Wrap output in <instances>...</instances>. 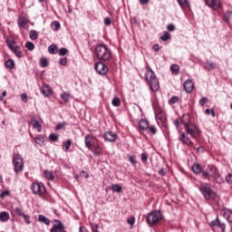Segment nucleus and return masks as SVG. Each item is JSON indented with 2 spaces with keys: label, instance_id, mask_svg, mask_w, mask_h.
<instances>
[{
  "label": "nucleus",
  "instance_id": "obj_47",
  "mask_svg": "<svg viewBox=\"0 0 232 232\" xmlns=\"http://www.w3.org/2000/svg\"><path fill=\"white\" fill-rule=\"evenodd\" d=\"M14 213L17 215V217H24V212L23 211V208H15Z\"/></svg>",
  "mask_w": 232,
  "mask_h": 232
},
{
  "label": "nucleus",
  "instance_id": "obj_49",
  "mask_svg": "<svg viewBox=\"0 0 232 232\" xmlns=\"http://www.w3.org/2000/svg\"><path fill=\"white\" fill-rule=\"evenodd\" d=\"M201 175H202L203 179H207L208 180H211V175L209 174V170L208 171H202Z\"/></svg>",
  "mask_w": 232,
  "mask_h": 232
},
{
  "label": "nucleus",
  "instance_id": "obj_29",
  "mask_svg": "<svg viewBox=\"0 0 232 232\" xmlns=\"http://www.w3.org/2000/svg\"><path fill=\"white\" fill-rule=\"evenodd\" d=\"M38 222H41V224H45V226H50V219L44 217V215L38 216Z\"/></svg>",
  "mask_w": 232,
  "mask_h": 232
},
{
  "label": "nucleus",
  "instance_id": "obj_6",
  "mask_svg": "<svg viewBox=\"0 0 232 232\" xmlns=\"http://www.w3.org/2000/svg\"><path fill=\"white\" fill-rule=\"evenodd\" d=\"M31 190L34 195H38V197H43L44 193H46V187H44V183L43 182H34L31 185Z\"/></svg>",
  "mask_w": 232,
  "mask_h": 232
},
{
  "label": "nucleus",
  "instance_id": "obj_19",
  "mask_svg": "<svg viewBox=\"0 0 232 232\" xmlns=\"http://www.w3.org/2000/svg\"><path fill=\"white\" fill-rule=\"evenodd\" d=\"M221 215H222V217H224V218H226V220H227V222L232 224V210L231 209L223 208L221 210Z\"/></svg>",
  "mask_w": 232,
  "mask_h": 232
},
{
  "label": "nucleus",
  "instance_id": "obj_39",
  "mask_svg": "<svg viewBox=\"0 0 232 232\" xmlns=\"http://www.w3.org/2000/svg\"><path fill=\"white\" fill-rule=\"evenodd\" d=\"M48 52L49 53L53 54V55H55V53H57V45L55 44H51L49 47H48Z\"/></svg>",
  "mask_w": 232,
  "mask_h": 232
},
{
  "label": "nucleus",
  "instance_id": "obj_53",
  "mask_svg": "<svg viewBox=\"0 0 232 232\" xmlns=\"http://www.w3.org/2000/svg\"><path fill=\"white\" fill-rule=\"evenodd\" d=\"M140 157H141V162L146 164V162H148V153L143 152L141 153Z\"/></svg>",
  "mask_w": 232,
  "mask_h": 232
},
{
  "label": "nucleus",
  "instance_id": "obj_9",
  "mask_svg": "<svg viewBox=\"0 0 232 232\" xmlns=\"http://www.w3.org/2000/svg\"><path fill=\"white\" fill-rule=\"evenodd\" d=\"M188 135H189V134H188L186 132H182L180 134V136L179 137V140L180 142H182V144H185V146H188V148H191V149L195 150V144L193 143V141Z\"/></svg>",
  "mask_w": 232,
  "mask_h": 232
},
{
  "label": "nucleus",
  "instance_id": "obj_21",
  "mask_svg": "<svg viewBox=\"0 0 232 232\" xmlns=\"http://www.w3.org/2000/svg\"><path fill=\"white\" fill-rule=\"evenodd\" d=\"M40 92L44 97H50L53 93L52 88L48 85L42 86Z\"/></svg>",
  "mask_w": 232,
  "mask_h": 232
},
{
  "label": "nucleus",
  "instance_id": "obj_27",
  "mask_svg": "<svg viewBox=\"0 0 232 232\" xmlns=\"http://www.w3.org/2000/svg\"><path fill=\"white\" fill-rule=\"evenodd\" d=\"M10 219V214L6 211L0 212V222H7Z\"/></svg>",
  "mask_w": 232,
  "mask_h": 232
},
{
  "label": "nucleus",
  "instance_id": "obj_10",
  "mask_svg": "<svg viewBox=\"0 0 232 232\" xmlns=\"http://www.w3.org/2000/svg\"><path fill=\"white\" fill-rule=\"evenodd\" d=\"M94 69L99 75H106L108 73V65L104 64L103 62H97L94 64Z\"/></svg>",
  "mask_w": 232,
  "mask_h": 232
},
{
  "label": "nucleus",
  "instance_id": "obj_64",
  "mask_svg": "<svg viewBox=\"0 0 232 232\" xmlns=\"http://www.w3.org/2000/svg\"><path fill=\"white\" fill-rule=\"evenodd\" d=\"M79 232H90V231H88V229H86L85 227H80Z\"/></svg>",
  "mask_w": 232,
  "mask_h": 232
},
{
  "label": "nucleus",
  "instance_id": "obj_60",
  "mask_svg": "<svg viewBox=\"0 0 232 232\" xmlns=\"http://www.w3.org/2000/svg\"><path fill=\"white\" fill-rule=\"evenodd\" d=\"M206 102H208V98L207 97H203L199 100L200 106H204V104H206Z\"/></svg>",
  "mask_w": 232,
  "mask_h": 232
},
{
  "label": "nucleus",
  "instance_id": "obj_8",
  "mask_svg": "<svg viewBox=\"0 0 232 232\" xmlns=\"http://www.w3.org/2000/svg\"><path fill=\"white\" fill-rule=\"evenodd\" d=\"M186 133L190 135L192 139H198L200 137V129L195 123H190L187 127H185Z\"/></svg>",
  "mask_w": 232,
  "mask_h": 232
},
{
  "label": "nucleus",
  "instance_id": "obj_22",
  "mask_svg": "<svg viewBox=\"0 0 232 232\" xmlns=\"http://www.w3.org/2000/svg\"><path fill=\"white\" fill-rule=\"evenodd\" d=\"M150 126V123H148L147 120H140L139 121V130L140 131H146Z\"/></svg>",
  "mask_w": 232,
  "mask_h": 232
},
{
  "label": "nucleus",
  "instance_id": "obj_23",
  "mask_svg": "<svg viewBox=\"0 0 232 232\" xmlns=\"http://www.w3.org/2000/svg\"><path fill=\"white\" fill-rule=\"evenodd\" d=\"M28 24V18L24 16H19L18 17V26L19 28H26V25Z\"/></svg>",
  "mask_w": 232,
  "mask_h": 232
},
{
  "label": "nucleus",
  "instance_id": "obj_28",
  "mask_svg": "<svg viewBox=\"0 0 232 232\" xmlns=\"http://www.w3.org/2000/svg\"><path fill=\"white\" fill-rule=\"evenodd\" d=\"M204 67L206 68V70H208V71L215 70L217 68V63L207 61L204 64Z\"/></svg>",
  "mask_w": 232,
  "mask_h": 232
},
{
  "label": "nucleus",
  "instance_id": "obj_18",
  "mask_svg": "<svg viewBox=\"0 0 232 232\" xmlns=\"http://www.w3.org/2000/svg\"><path fill=\"white\" fill-rule=\"evenodd\" d=\"M193 88H195V83H193V81L187 80L183 83V89L185 90L186 93H191L193 92Z\"/></svg>",
  "mask_w": 232,
  "mask_h": 232
},
{
  "label": "nucleus",
  "instance_id": "obj_12",
  "mask_svg": "<svg viewBox=\"0 0 232 232\" xmlns=\"http://www.w3.org/2000/svg\"><path fill=\"white\" fill-rule=\"evenodd\" d=\"M205 4L208 8L212 10H219L222 8V1L221 0H204Z\"/></svg>",
  "mask_w": 232,
  "mask_h": 232
},
{
  "label": "nucleus",
  "instance_id": "obj_32",
  "mask_svg": "<svg viewBox=\"0 0 232 232\" xmlns=\"http://www.w3.org/2000/svg\"><path fill=\"white\" fill-rule=\"evenodd\" d=\"M5 68H9V70H14V68L15 67V63L14 62V60L9 59L5 61Z\"/></svg>",
  "mask_w": 232,
  "mask_h": 232
},
{
  "label": "nucleus",
  "instance_id": "obj_30",
  "mask_svg": "<svg viewBox=\"0 0 232 232\" xmlns=\"http://www.w3.org/2000/svg\"><path fill=\"white\" fill-rule=\"evenodd\" d=\"M192 171L196 175H198V173H202V166L198 163H194L192 166Z\"/></svg>",
  "mask_w": 232,
  "mask_h": 232
},
{
  "label": "nucleus",
  "instance_id": "obj_56",
  "mask_svg": "<svg viewBox=\"0 0 232 232\" xmlns=\"http://www.w3.org/2000/svg\"><path fill=\"white\" fill-rule=\"evenodd\" d=\"M225 181L227 184H232V174H228L226 178H225Z\"/></svg>",
  "mask_w": 232,
  "mask_h": 232
},
{
  "label": "nucleus",
  "instance_id": "obj_46",
  "mask_svg": "<svg viewBox=\"0 0 232 232\" xmlns=\"http://www.w3.org/2000/svg\"><path fill=\"white\" fill-rule=\"evenodd\" d=\"M179 96H172L169 100V104H177V102H179Z\"/></svg>",
  "mask_w": 232,
  "mask_h": 232
},
{
  "label": "nucleus",
  "instance_id": "obj_55",
  "mask_svg": "<svg viewBox=\"0 0 232 232\" xmlns=\"http://www.w3.org/2000/svg\"><path fill=\"white\" fill-rule=\"evenodd\" d=\"M22 217H23V218H24V221H25V223H26L27 225L32 224V220H30V217H29L28 215L24 214V215L22 216Z\"/></svg>",
  "mask_w": 232,
  "mask_h": 232
},
{
  "label": "nucleus",
  "instance_id": "obj_42",
  "mask_svg": "<svg viewBox=\"0 0 232 232\" xmlns=\"http://www.w3.org/2000/svg\"><path fill=\"white\" fill-rule=\"evenodd\" d=\"M49 140H51V142H57L59 140V135L56 133H51L49 135Z\"/></svg>",
  "mask_w": 232,
  "mask_h": 232
},
{
  "label": "nucleus",
  "instance_id": "obj_4",
  "mask_svg": "<svg viewBox=\"0 0 232 232\" xmlns=\"http://www.w3.org/2000/svg\"><path fill=\"white\" fill-rule=\"evenodd\" d=\"M13 165L15 173H23V169H24V162L23 161V158L20 153L13 155Z\"/></svg>",
  "mask_w": 232,
  "mask_h": 232
},
{
  "label": "nucleus",
  "instance_id": "obj_63",
  "mask_svg": "<svg viewBox=\"0 0 232 232\" xmlns=\"http://www.w3.org/2000/svg\"><path fill=\"white\" fill-rule=\"evenodd\" d=\"M5 97H6V91H4L2 92V95H0V102H3V101H5Z\"/></svg>",
  "mask_w": 232,
  "mask_h": 232
},
{
  "label": "nucleus",
  "instance_id": "obj_38",
  "mask_svg": "<svg viewBox=\"0 0 232 232\" xmlns=\"http://www.w3.org/2000/svg\"><path fill=\"white\" fill-rule=\"evenodd\" d=\"M113 193H121L122 191V187L119 184H113L111 188Z\"/></svg>",
  "mask_w": 232,
  "mask_h": 232
},
{
  "label": "nucleus",
  "instance_id": "obj_25",
  "mask_svg": "<svg viewBox=\"0 0 232 232\" xmlns=\"http://www.w3.org/2000/svg\"><path fill=\"white\" fill-rule=\"evenodd\" d=\"M44 177L46 179V180H55V172L44 170Z\"/></svg>",
  "mask_w": 232,
  "mask_h": 232
},
{
  "label": "nucleus",
  "instance_id": "obj_1",
  "mask_svg": "<svg viewBox=\"0 0 232 232\" xmlns=\"http://www.w3.org/2000/svg\"><path fill=\"white\" fill-rule=\"evenodd\" d=\"M94 55L97 57L98 61L103 63H111L113 61V53L111 49L104 44H98L94 48Z\"/></svg>",
  "mask_w": 232,
  "mask_h": 232
},
{
  "label": "nucleus",
  "instance_id": "obj_41",
  "mask_svg": "<svg viewBox=\"0 0 232 232\" xmlns=\"http://www.w3.org/2000/svg\"><path fill=\"white\" fill-rule=\"evenodd\" d=\"M63 146L64 148V151H68L72 146V140H67L63 142Z\"/></svg>",
  "mask_w": 232,
  "mask_h": 232
},
{
  "label": "nucleus",
  "instance_id": "obj_13",
  "mask_svg": "<svg viewBox=\"0 0 232 232\" xmlns=\"http://www.w3.org/2000/svg\"><path fill=\"white\" fill-rule=\"evenodd\" d=\"M95 140H97V138L93 136V134H87L84 138L85 147L89 150H92L93 146H95Z\"/></svg>",
  "mask_w": 232,
  "mask_h": 232
},
{
  "label": "nucleus",
  "instance_id": "obj_37",
  "mask_svg": "<svg viewBox=\"0 0 232 232\" xmlns=\"http://www.w3.org/2000/svg\"><path fill=\"white\" fill-rule=\"evenodd\" d=\"M170 71L174 75H179V72H180V67L178 64L170 65Z\"/></svg>",
  "mask_w": 232,
  "mask_h": 232
},
{
  "label": "nucleus",
  "instance_id": "obj_44",
  "mask_svg": "<svg viewBox=\"0 0 232 232\" xmlns=\"http://www.w3.org/2000/svg\"><path fill=\"white\" fill-rule=\"evenodd\" d=\"M25 48H27L29 50V52H32L34 50L35 44H34V43H32V42H26Z\"/></svg>",
  "mask_w": 232,
  "mask_h": 232
},
{
  "label": "nucleus",
  "instance_id": "obj_52",
  "mask_svg": "<svg viewBox=\"0 0 232 232\" xmlns=\"http://www.w3.org/2000/svg\"><path fill=\"white\" fill-rule=\"evenodd\" d=\"M59 64L61 65V66H66V64H68V58H61L60 60H59Z\"/></svg>",
  "mask_w": 232,
  "mask_h": 232
},
{
  "label": "nucleus",
  "instance_id": "obj_3",
  "mask_svg": "<svg viewBox=\"0 0 232 232\" xmlns=\"http://www.w3.org/2000/svg\"><path fill=\"white\" fill-rule=\"evenodd\" d=\"M162 220V212L159 210H152L147 215L146 222L149 226H155Z\"/></svg>",
  "mask_w": 232,
  "mask_h": 232
},
{
  "label": "nucleus",
  "instance_id": "obj_43",
  "mask_svg": "<svg viewBox=\"0 0 232 232\" xmlns=\"http://www.w3.org/2000/svg\"><path fill=\"white\" fill-rule=\"evenodd\" d=\"M61 99H63V101H64V102H68L70 101V93L68 92H63L60 95Z\"/></svg>",
  "mask_w": 232,
  "mask_h": 232
},
{
  "label": "nucleus",
  "instance_id": "obj_50",
  "mask_svg": "<svg viewBox=\"0 0 232 232\" xmlns=\"http://www.w3.org/2000/svg\"><path fill=\"white\" fill-rule=\"evenodd\" d=\"M128 160H129V162H130V164H132L133 166H135V164H137V160L135 159V156L129 155V156H128Z\"/></svg>",
  "mask_w": 232,
  "mask_h": 232
},
{
  "label": "nucleus",
  "instance_id": "obj_57",
  "mask_svg": "<svg viewBox=\"0 0 232 232\" xmlns=\"http://www.w3.org/2000/svg\"><path fill=\"white\" fill-rule=\"evenodd\" d=\"M205 113L206 115H209L211 113L212 117H215V110H209V109H206L205 110Z\"/></svg>",
  "mask_w": 232,
  "mask_h": 232
},
{
  "label": "nucleus",
  "instance_id": "obj_36",
  "mask_svg": "<svg viewBox=\"0 0 232 232\" xmlns=\"http://www.w3.org/2000/svg\"><path fill=\"white\" fill-rule=\"evenodd\" d=\"M231 19H232V12L227 11L223 16V21H225V23H229V21H231Z\"/></svg>",
  "mask_w": 232,
  "mask_h": 232
},
{
  "label": "nucleus",
  "instance_id": "obj_16",
  "mask_svg": "<svg viewBox=\"0 0 232 232\" xmlns=\"http://www.w3.org/2000/svg\"><path fill=\"white\" fill-rule=\"evenodd\" d=\"M53 222L54 224L51 228L50 232H66V230H64V225H63L61 220L54 219Z\"/></svg>",
  "mask_w": 232,
  "mask_h": 232
},
{
  "label": "nucleus",
  "instance_id": "obj_54",
  "mask_svg": "<svg viewBox=\"0 0 232 232\" xmlns=\"http://www.w3.org/2000/svg\"><path fill=\"white\" fill-rule=\"evenodd\" d=\"M148 130L152 135H155V133H157V128L155 126H150Z\"/></svg>",
  "mask_w": 232,
  "mask_h": 232
},
{
  "label": "nucleus",
  "instance_id": "obj_59",
  "mask_svg": "<svg viewBox=\"0 0 232 232\" xmlns=\"http://www.w3.org/2000/svg\"><path fill=\"white\" fill-rule=\"evenodd\" d=\"M21 99H22L23 102H28V95H26V93H22Z\"/></svg>",
  "mask_w": 232,
  "mask_h": 232
},
{
  "label": "nucleus",
  "instance_id": "obj_31",
  "mask_svg": "<svg viewBox=\"0 0 232 232\" xmlns=\"http://www.w3.org/2000/svg\"><path fill=\"white\" fill-rule=\"evenodd\" d=\"M6 44L9 50H14V48H15V40H14L13 38H7Z\"/></svg>",
  "mask_w": 232,
  "mask_h": 232
},
{
  "label": "nucleus",
  "instance_id": "obj_26",
  "mask_svg": "<svg viewBox=\"0 0 232 232\" xmlns=\"http://www.w3.org/2000/svg\"><path fill=\"white\" fill-rule=\"evenodd\" d=\"M177 2L182 10H184V8H191L189 0H177Z\"/></svg>",
  "mask_w": 232,
  "mask_h": 232
},
{
  "label": "nucleus",
  "instance_id": "obj_11",
  "mask_svg": "<svg viewBox=\"0 0 232 232\" xmlns=\"http://www.w3.org/2000/svg\"><path fill=\"white\" fill-rule=\"evenodd\" d=\"M31 124L34 130H37L39 133L43 131V125L41 124V118L37 115L31 117Z\"/></svg>",
  "mask_w": 232,
  "mask_h": 232
},
{
  "label": "nucleus",
  "instance_id": "obj_15",
  "mask_svg": "<svg viewBox=\"0 0 232 232\" xmlns=\"http://www.w3.org/2000/svg\"><path fill=\"white\" fill-rule=\"evenodd\" d=\"M209 227H219L222 232H226V223L220 221L218 217H217L216 219L209 223Z\"/></svg>",
  "mask_w": 232,
  "mask_h": 232
},
{
  "label": "nucleus",
  "instance_id": "obj_61",
  "mask_svg": "<svg viewBox=\"0 0 232 232\" xmlns=\"http://www.w3.org/2000/svg\"><path fill=\"white\" fill-rule=\"evenodd\" d=\"M64 126H66V123H64V122L58 123L55 127V130H63V128H64Z\"/></svg>",
  "mask_w": 232,
  "mask_h": 232
},
{
  "label": "nucleus",
  "instance_id": "obj_7",
  "mask_svg": "<svg viewBox=\"0 0 232 232\" xmlns=\"http://www.w3.org/2000/svg\"><path fill=\"white\" fill-rule=\"evenodd\" d=\"M199 191L202 193L204 198L206 200H210V198H213L215 197V191L208 186L206 183H202L199 187Z\"/></svg>",
  "mask_w": 232,
  "mask_h": 232
},
{
  "label": "nucleus",
  "instance_id": "obj_48",
  "mask_svg": "<svg viewBox=\"0 0 232 232\" xmlns=\"http://www.w3.org/2000/svg\"><path fill=\"white\" fill-rule=\"evenodd\" d=\"M66 53H68V49L62 47L61 49H59L58 51V54L63 57L64 55H66Z\"/></svg>",
  "mask_w": 232,
  "mask_h": 232
},
{
  "label": "nucleus",
  "instance_id": "obj_35",
  "mask_svg": "<svg viewBox=\"0 0 232 232\" xmlns=\"http://www.w3.org/2000/svg\"><path fill=\"white\" fill-rule=\"evenodd\" d=\"M51 28L54 31V32H59V30H61V24L57 21H54L51 24Z\"/></svg>",
  "mask_w": 232,
  "mask_h": 232
},
{
  "label": "nucleus",
  "instance_id": "obj_17",
  "mask_svg": "<svg viewBox=\"0 0 232 232\" xmlns=\"http://www.w3.org/2000/svg\"><path fill=\"white\" fill-rule=\"evenodd\" d=\"M153 110H154L156 121H160V122H164V118L162 117V109L157 106L156 104H154Z\"/></svg>",
  "mask_w": 232,
  "mask_h": 232
},
{
  "label": "nucleus",
  "instance_id": "obj_40",
  "mask_svg": "<svg viewBox=\"0 0 232 232\" xmlns=\"http://www.w3.org/2000/svg\"><path fill=\"white\" fill-rule=\"evenodd\" d=\"M160 39L163 41V43H166V41H169V39H171V34L165 32L163 35L160 36Z\"/></svg>",
  "mask_w": 232,
  "mask_h": 232
},
{
  "label": "nucleus",
  "instance_id": "obj_20",
  "mask_svg": "<svg viewBox=\"0 0 232 232\" xmlns=\"http://www.w3.org/2000/svg\"><path fill=\"white\" fill-rule=\"evenodd\" d=\"M180 123L186 128L191 124V116L188 113H185L180 118Z\"/></svg>",
  "mask_w": 232,
  "mask_h": 232
},
{
  "label": "nucleus",
  "instance_id": "obj_14",
  "mask_svg": "<svg viewBox=\"0 0 232 232\" xmlns=\"http://www.w3.org/2000/svg\"><path fill=\"white\" fill-rule=\"evenodd\" d=\"M117 133L111 130L105 131L102 135V139H104L105 142H115L117 140Z\"/></svg>",
  "mask_w": 232,
  "mask_h": 232
},
{
  "label": "nucleus",
  "instance_id": "obj_62",
  "mask_svg": "<svg viewBox=\"0 0 232 232\" xmlns=\"http://www.w3.org/2000/svg\"><path fill=\"white\" fill-rule=\"evenodd\" d=\"M127 224H129L130 226H133V224H135V218H130L127 219Z\"/></svg>",
  "mask_w": 232,
  "mask_h": 232
},
{
  "label": "nucleus",
  "instance_id": "obj_33",
  "mask_svg": "<svg viewBox=\"0 0 232 232\" xmlns=\"http://www.w3.org/2000/svg\"><path fill=\"white\" fill-rule=\"evenodd\" d=\"M35 144H38V146H43V145H44V135L40 134V135L35 139Z\"/></svg>",
  "mask_w": 232,
  "mask_h": 232
},
{
  "label": "nucleus",
  "instance_id": "obj_2",
  "mask_svg": "<svg viewBox=\"0 0 232 232\" xmlns=\"http://www.w3.org/2000/svg\"><path fill=\"white\" fill-rule=\"evenodd\" d=\"M145 81L151 92H159V90H160V83L159 82V79L150 67H147V71L145 72Z\"/></svg>",
  "mask_w": 232,
  "mask_h": 232
},
{
  "label": "nucleus",
  "instance_id": "obj_34",
  "mask_svg": "<svg viewBox=\"0 0 232 232\" xmlns=\"http://www.w3.org/2000/svg\"><path fill=\"white\" fill-rule=\"evenodd\" d=\"M29 37L31 41H36L37 37H39V34L35 30H31L29 32Z\"/></svg>",
  "mask_w": 232,
  "mask_h": 232
},
{
  "label": "nucleus",
  "instance_id": "obj_45",
  "mask_svg": "<svg viewBox=\"0 0 232 232\" xmlns=\"http://www.w3.org/2000/svg\"><path fill=\"white\" fill-rule=\"evenodd\" d=\"M40 66L42 68H46L48 66V60L46 58L43 57L40 59Z\"/></svg>",
  "mask_w": 232,
  "mask_h": 232
},
{
  "label": "nucleus",
  "instance_id": "obj_51",
  "mask_svg": "<svg viewBox=\"0 0 232 232\" xmlns=\"http://www.w3.org/2000/svg\"><path fill=\"white\" fill-rule=\"evenodd\" d=\"M111 102H112V106H116V107L121 106V99L119 98L112 99Z\"/></svg>",
  "mask_w": 232,
  "mask_h": 232
},
{
  "label": "nucleus",
  "instance_id": "obj_5",
  "mask_svg": "<svg viewBox=\"0 0 232 232\" xmlns=\"http://www.w3.org/2000/svg\"><path fill=\"white\" fill-rule=\"evenodd\" d=\"M208 170L210 175V179H215V182L217 184H222L224 183V178L220 175V172L218 171V169L213 165H209L208 167Z\"/></svg>",
  "mask_w": 232,
  "mask_h": 232
},
{
  "label": "nucleus",
  "instance_id": "obj_24",
  "mask_svg": "<svg viewBox=\"0 0 232 232\" xmlns=\"http://www.w3.org/2000/svg\"><path fill=\"white\" fill-rule=\"evenodd\" d=\"M11 52H13V53H14L15 57H17L18 59H21V57H23V51H21V46L16 45L14 46V48L11 49Z\"/></svg>",
  "mask_w": 232,
  "mask_h": 232
},
{
  "label": "nucleus",
  "instance_id": "obj_58",
  "mask_svg": "<svg viewBox=\"0 0 232 232\" xmlns=\"http://www.w3.org/2000/svg\"><path fill=\"white\" fill-rule=\"evenodd\" d=\"M167 30H168L169 32H174V31H175V24H168V25H167Z\"/></svg>",
  "mask_w": 232,
  "mask_h": 232
}]
</instances>
